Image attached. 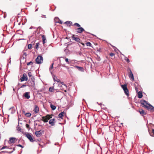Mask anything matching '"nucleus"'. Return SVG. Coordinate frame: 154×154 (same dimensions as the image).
Instances as JSON below:
<instances>
[{
  "instance_id": "f257e3e1",
  "label": "nucleus",
  "mask_w": 154,
  "mask_h": 154,
  "mask_svg": "<svg viewBox=\"0 0 154 154\" xmlns=\"http://www.w3.org/2000/svg\"><path fill=\"white\" fill-rule=\"evenodd\" d=\"M27 86L32 88H34L35 82L34 77H32L31 78L30 80H29L27 82Z\"/></svg>"
},
{
  "instance_id": "f03ea898",
  "label": "nucleus",
  "mask_w": 154,
  "mask_h": 154,
  "mask_svg": "<svg viewBox=\"0 0 154 154\" xmlns=\"http://www.w3.org/2000/svg\"><path fill=\"white\" fill-rule=\"evenodd\" d=\"M36 63L39 64L43 62V58L41 55H38L35 59Z\"/></svg>"
},
{
  "instance_id": "7ed1b4c3",
  "label": "nucleus",
  "mask_w": 154,
  "mask_h": 154,
  "mask_svg": "<svg viewBox=\"0 0 154 154\" xmlns=\"http://www.w3.org/2000/svg\"><path fill=\"white\" fill-rule=\"evenodd\" d=\"M23 134L25 135V136L27 137L30 142H33L35 141V140L33 139L31 134L27 132Z\"/></svg>"
},
{
  "instance_id": "20e7f679",
  "label": "nucleus",
  "mask_w": 154,
  "mask_h": 154,
  "mask_svg": "<svg viewBox=\"0 0 154 154\" xmlns=\"http://www.w3.org/2000/svg\"><path fill=\"white\" fill-rule=\"evenodd\" d=\"M52 118L51 116L48 115L45 116H43L42 117V120L45 122H48V120Z\"/></svg>"
},
{
  "instance_id": "39448f33",
  "label": "nucleus",
  "mask_w": 154,
  "mask_h": 154,
  "mask_svg": "<svg viewBox=\"0 0 154 154\" xmlns=\"http://www.w3.org/2000/svg\"><path fill=\"white\" fill-rule=\"evenodd\" d=\"M27 80L28 77L26 74V73H23V76L20 78L21 81L23 82L24 81H27Z\"/></svg>"
},
{
  "instance_id": "423d86ee",
  "label": "nucleus",
  "mask_w": 154,
  "mask_h": 154,
  "mask_svg": "<svg viewBox=\"0 0 154 154\" xmlns=\"http://www.w3.org/2000/svg\"><path fill=\"white\" fill-rule=\"evenodd\" d=\"M140 103L143 105V106L146 107L147 105H150L147 103V102L145 100H141L140 101Z\"/></svg>"
},
{
  "instance_id": "0eeeda50",
  "label": "nucleus",
  "mask_w": 154,
  "mask_h": 154,
  "mask_svg": "<svg viewBox=\"0 0 154 154\" xmlns=\"http://www.w3.org/2000/svg\"><path fill=\"white\" fill-rule=\"evenodd\" d=\"M76 32L79 33H81L85 31V30L84 28L82 27L77 28L76 29Z\"/></svg>"
},
{
  "instance_id": "6e6552de",
  "label": "nucleus",
  "mask_w": 154,
  "mask_h": 154,
  "mask_svg": "<svg viewBox=\"0 0 154 154\" xmlns=\"http://www.w3.org/2000/svg\"><path fill=\"white\" fill-rule=\"evenodd\" d=\"M42 131V130H40L35 131V134L36 136L38 137H40L42 134L41 132Z\"/></svg>"
},
{
  "instance_id": "1a4fd4ad",
  "label": "nucleus",
  "mask_w": 154,
  "mask_h": 154,
  "mask_svg": "<svg viewBox=\"0 0 154 154\" xmlns=\"http://www.w3.org/2000/svg\"><path fill=\"white\" fill-rule=\"evenodd\" d=\"M71 37L72 38V40H75L77 42L80 43V41L81 40L79 38L75 37L74 35H73Z\"/></svg>"
},
{
  "instance_id": "9d476101",
  "label": "nucleus",
  "mask_w": 154,
  "mask_h": 154,
  "mask_svg": "<svg viewBox=\"0 0 154 154\" xmlns=\"http://www.w3.org/2000/svg\"><path fill=\"white\" fill-rule=\"evenodd\" d=\"M128 70H129L130 71L129 74L128 75L129 77V78H131L132 80H134V77L131 69H128Z\"/></svg>"
},
{
  "instance_id": "9b49d317",
  "label": "nucleus",
  "mask_w": 154,
  "mask_h": 154,
  "mask_svg": "<svg viewBox=\"0 0 154 154\" xmlns=\"http://www.w3.org/2000/svg\"><path fill=\"white\" fill-rule=\"evenodd\" d=\"M26 57L25 56L22 55L20 57V61L23 63H24L26 62Z\"/></svg>"
},
{
  "instance_id": "f8f14e48",
  "label": "nucleus",
  "mask_w": 154,
  "mask_h": 154,
  "mask_svg": "<svg viewBox=\"0 0 154 154\" xmlns=\"http://www.w3.org/2000/svg\"><path fill=\"white\" fill-rule=\"evenodd\" d=\"M55 119L54 118L50 120L49 122V123L51 126H54L55 124Z\"/></svg>"
},
{
  "instance_id": "ddd939ff",
  "label": "nucleus",
  "mask_w": 154,
  "mask_h": 154,
  "mask_svg": "<svg viewBox=\"0 0 154 154\" xmlns=\"http://www.w3.org/2000/svg\"><path fill=\"white\" fill-rule=\"evenodd\" d=\"M52 75L53 79L55 82L56 81L58 82H60V80L59 79H57V77L54 75L52 74Z\"/></svg>"
},
{
  "instance_id": "4468645a",
  "label": "nucleus",
  "mask_w": 154,
  "mask_h": 154,
  "mask_svg": "<svg viewBox=\"0 0 154 154\" xmlns=\"http://www.w3.org/2000/svg\"><path fill=\"white\" fill-rule=\"evenodd\" d=\"M24 96L27 99H29L30 97V96L29 95V93L28 92L25 93L24 94Z\"/></svg>"
},
{
  "instance_id": "2eb2a0df",
  "label": "nucleus",
  "mask_w": 154,
  "mask_h": 154,
  "mask_svg": "<svg viewBox=\"0 0 154 154\" xmlns=\"http://www.w3.org/2000/svg\"><path fill=\"white\" fill-rule=\"evenodd\" d=\"M75 68H77L81 72L84 71V69L82 67H80L78 66H76L75 67Z\"/></svg>"
},
{
  "instance_id": "dca6fc26",
  "label": "nucleus",
  "mask_w": 154,
  "mask_h": 154,
  "mask_svg": "<svg viewBox=\"0 0 154 154\" xmlns=\"http://www.w3.org/2000/svg\"><path fill=\"white\" fill-rule=\"evenodd\" d=\"M16 139V138H15L13 137L10 138L9 139L10 143H14Z\"/></svg>"
},
{
  "instance_id": "f3484780",
  "label": "nucleus",
  "mask_w": 154,
  "mask_h": 154,
  "mask_svg": "<svg viewBox=\"0 0 154 154\" xmlns=\"http://www.w3.org/2000/svg\"><path fill=\"white\" fill-rule=\"evenodd\" d=\"M64 113V112H61L58 115V116L59 118L63 119V114Z\"/></svg>"
},
{
  "instance_id": "a211bd4d",
  "label": "nucleus",
  "mask_w": 154,
  "mask_h": 154,
  "mask_svg": "<svg viewBox=\"0 0 154 154\" xmlns=\"http://www.w3.org/2000/svg\"><path fill=\"white\" fill-rule=\"evenodd\" d=\"M39 109L38 107L36 106H35V108L34 109V111L36 113H38V112L39 111Z\"/></svg>"
},
{
  "instance_id": "6ab92c4d",
  "label": "nucleus",
  "mask_w": 154,
  "mask_h": 154,
  "mask_svg": "<svg viewBox=\"0 0 154 154\" xmlns=\"http://www.w3.org/2000/svg\"><path fill=\"white\" fill-rule=\"evenodd\" d=\"M138 97L139 98H141L142 97L143 94L142 92L141 91H139L138 93Z\"/></svg>"
},
{
  "instance_id": "aec40b11",
  "label": "nucleus",
  "mask_w": 154,
  "mask_h": 154,
  "mask_svg": "<svg viewBox=\"0 0 154 154\" xmlns=\"http://www.w3.org/2000/svg\"><path fill=\"white\" fill-rule=\"evenodd\" d=\"M124 91V92L125 94L127 95V96H129V92L128 91V88H126L124 90H123Z\"/></svg>"
},
{
  "instance_id": "412c9836",
  "label": "nucleus",
  "mask_w": 154,
  "mask_h": 154,
  "mask_svg": "<svg viewBox=\"0 0 154 154\" xmlns=\"http://www.w3.org/2000/svg\"><path fill=\"white\" fill-rule=\"evenodd\" d=\"M54 63H53L50 66V67L49 68V70L51 74L52 75V74H53L52 72L51 71V69H52L53 68V65H54Z\"/></svg>"
},
{
  "instance_id": "4be33fe9",
  "label": "nucleus",
  "mask_w": 154,
  "mask_h": 154,
  "mask_svg": "<svg viewBox=\"0 0 154 154\" xmlns=\"http://www.w3.org/2000/svg\"><path fill=\"white\" fill-rule=\"evenodd\" d=\"M139 112L141 114H142L143 116L144 115H146V113L144 110L143 109H141L139 111Z\"/></svg>"
},
{
  "instance_id": "5701e85b",
  "label": "nucleus",
  "mask_w": 154,
  "mask_h": 154,
  "mask_svg": "<svg viewBox=\"0 0 154 154\" xmlns=\"http://www.w3.org/2000/svg\"><path fill=\"white\" fill-rule=\"evenodd\" d=\"M42 41H43V44H44L45 43V41L46 39V37L45 35H43L42 36Z\"/></svg>"
},
{
  "instance_id": "b1692460",
  "label": "nucleus",
  "mask_w": 154,
  "mask_h": 154,
  "mask_svg": "<svg viewBox=\"0 0 154 154\" xmlns=\"http://www.w3.org/2000/svg\"><path fill=\"white\" fill-rule=\"evenodd\" d=\"M65 23L67 24L68 26H70L72 23V22L71 21H67L65 22Z\"/></svg>"
},
{
  "instance_id": "393cba45",
  "label": "nucleus",
  "mask_w": 154,
  "mask_h": 154,
  "mask_svg": "<svg viewBox=\"0 0 154 154\" xmlns=\"http://www.w3.org/2000/svg\"><path fill=\"white\" fill-rule=\"evenodd\" d=\"M122 55L125 57V60L127 62L129 63L130 62L129 60L124 55L122 54Z\"/></svg>"
},
{
  "instance_id": "a878e982",
  "label": "nucleus",
  "mask_w": 154,
  "mask_h": 154,
  "mask_svg": "<svg viewBox=\"0 0 154 154\" xmlns=\"http://www.w3.org/2000/svg\"><path fill=\"white\" fill-rule=\"evenodd\" d=\"M121 86L123 90H124L127 88V85L125 84L122 85H121Z\"/></svg>"
},
{
  "instance_id": "bb28decb",
  "label": "nucleus",
  "mask_w": 154,
  "mask_h": 154,
  "mask_svg": "<svg viewBox=\"0 0 154 154\" xmlns=\"http://www.w3.org/2000/svg\"><path fill=\"white\" fill-rule=\"evenodd\" d=\"M50 106L52 110H54L56 108V106L52 104H51Z\"/></svg>"
},
{
  "instance_id": "cd10ccee",
  "label": "nucleus",
  "mask_w": 154,
  "mask_h": 154,
  "mask_svg": "<svg viewBox=\"0 0 154 154\" xmlns=\"http://www.w3.org/2000/svg\"><path fill=\"white\" fill-rule=\"evenodd\" d=\"M54 21L56 23H59V19L57 17H55L54 19Z\"/></svg>"
},
{
  "instance_id": "c85d7f7f",
  "label": "nucleus",
  "mask_w": 154,
  "mask_h": 154,
  "mask_svg": "<svg viewBox=\"0 0 154 154\" xmlns=\"http://www.w3.org/2000/svg\"><path fill=\"white\" fill-rule=\"evenodd\" d=\"M54 89V88L53 87H50L49 88V91L50 92H52L53 91V90Z\"/></svg>"
},
{
  "instance_id": "c756f323",
  "label": "nucleus",
  "mask_w": 154,
  "mask_h": 154,
  "mask_svg": "<svg viewBox=\"0 0 154 154\" xmlns=\"http://www.w3.org/2000/svg\"><path fill=\"white\" fill-rule=\"evenodd\" d=\"M28 75L29 77H31V78L33 77L32 75V74L31 72H29L28 74Z\"/></svg>"
},
{
  "instance_id": "7c9ffc66",
  "label": "nucleus",
  "mask_w": 154,
  "mask_h": 154,
  "mask_svg": "<svg viewBox=\"0 0 154 154\" xmlns=\"http://www.w3.org/2000/svg\"><path fill=\"white\" fill-rule=\"evenodd\" d=\"M25 115L27 116V117H30L31 116V114L30 113H27L25 114Z\"/></svg>"
},
{
  "instance_id": "2f4dec72",
  "label": "nucleus",
  "mask_w": 154,
  "mask_h": 154,
  "mask_svg": "<svg viewBox=\"0 0 154 154\" xmlns=\"http://www.w3.org/2000/svg\"><path fill=\"white\" fill-rule=\"evenodd\" d=\"M86 44L87 46H90V47L91 46V44L90 42H87Z\"/></svg>"
},
{
  "instance_id": "473e14b6",
  "label": "nucleus",
  "mask_w": 154,
  "mask_h": 154,
  "mask_svg": "<svg viewBox=\"0 0 154 154\" xmlns=\"http://www.w3.org/2000/svg\"><path fill=\"white\" fill-rule=\"evenodd\" d=\"M74 26H77V27H79L80 26V25L79 24V23H75L74 25H73Z\"/></svg>"
},
{
  "instance_id": "72a5a7b5",
  "label": "nucleus",
  "mask_w": 154,
  "mask_h": 154,
  "mask_svg": "<svg viewBox=\"0 0 154 154\" xmlns=\"http://www.w3.org/2000/svg\"><path fill=\"white\" fill-rule=\"evenodd\" d=\"M65 61L68 64H69L70 62L69 61L68 59L66 58L65 59Z\"/></svg>"
},
{
  "instance_id": "f704fd0d",
  "label": "nucleus",
  "mask_w": 154,
  "mask_h": 154,
  "mask_svg": "<svg viewBox=\"0 0 154 154\" xmlns=\"http://www.w3.org/2000/svg\"><path fill=\"white\" fill-rule=\"evenodd\" d=\"M146 108L147 109H151L152 108V107H151V106L149 105L147 106Z\"/></svg>"
},
{
  "instance_id": "c9c22d12",
  "label": "nucleus",
  "mask_w": 154,
  "mask_h": 154,
  "mask_svg": "<svg viewBox=\"0 0 154 154\" xmlns=\"http://www.w3.org/2000/svg\"><path fill=\"white\" fill-rule=\"evenodd\" d=\"M39 45V44L38 42H37L36 43L35 47H36V48L37 49H38V46Z\"/></svg>"
},
{
  "instance_id": "e433bc0d",
  "label": "nucleus",
  "mask_w": 154,
  "mask_h": 154,
  "mask_svg": "<svg viewBox=\"0 0 154 154\" xmlns=\"http://www.w3.org/2000/svg\"><path fill=\"white\" fill-rule=\"evenodd\" d=\"M32 45L31 44H29L28 45V48L29 49H30L32 48Z\"/></svg>"
},
{
  "instance_id": "4c0bfd02",
  "label": "nucleus",
  "mask_w": 154,
  "mask_h": 154,
  "mask_svg": "<svg viewBox=\"0 0 154 154\" xmlns=\"http://www.w3.org/2000/svg\"><path fill=\"white\" fill-rule=\"evenodd\" d=\"M33 64V62L32 61H30L29 62H28L27 63V66H29L30 64Z\"/></svg>"
},
{
  "instance_id": "58836bf2",
  "label": "nucleus",
  "mask_w": 154,
  "mask_h": 154,
  "mask_svg": "<svg viewBox=\"0 0 154 154\" xmlns=\"http://www.w3.org/2000/svg\"><path fill=\"white\" fill-rule=\"evenodd\" d=\"M27 85H23L20 87V88H23L24 87H26Z\"/></svg>"
},
{
  "instance_id": "ea45409f",
  "label": "nucleus",
  "mask_w": 154,
  "mask_h": 154,
  "mask_svg": "<svg viewBox=\"0 0 154 154\" xmlns=\"http://www.w3.org/2000/svg\"><path fill=\"white\" fill-rule=\"evenodd\" d=\"M6 148H7V146H4L1 148V149L2 150Z\"/></svg>"
},
{
  "instance_id": "a19ab883",
  "label": "nucleus",
  "mask_w": 154,
  "mask_h": 154,
  "mask_svg": "<svg viewBox=\"0 0 154 154\" xmlns=\"http://www.w3.org/2000/svg\"><path fill=\"white\" fill-rule=\"evenodd\" d=\"M26 128H29V125L28 124H26Z\"/></svg>"
},
{
  "instance_id": "79ce46f5",
  "label": "nucleus",
  "mask_w": 154,
  "mask_h": 154,
  "mask_svg": "<svg viewBox=\"0 0 154 154\" xmlns=\"http://www.w3.org/2000/svg\"><path fill=\"white\" fill-rule=\"evenodd\" d=\"M110 56H111V57H112L114 55V54L113 53H111L110 54Z\"/></svg>"
},
{
  "instance_id": "37998d69",
  "label": "nucleus",
  "mask_w": 154,
  "mask_h": 154,
  "mask_svg": "<svg viewBox=\"0 0 154 154\" xmlns=\"http://www.w3.org/2000/svg\"><path fill=\"white\" fill-rule=\"evenodd\" d=\"M17 146L20 147H21L22 148H23V146L22 145H21L20 144L17 145Z\"/></svg>"
},
{
  "instance_id": "c03bdc74",
  "label": "nucleus",
  "mask_w": 154,
  "mask_h": 154,
  "mask_svg": "<svg viewBox=\"0 0 154 154\" xmlns=\"http://www.w3.org/2000/svg\"><path fill=\"white\" fill-rule=\"evenodd\" d=\"M149 105L150 106H151V107H152V108L151 109H152V110L153 109V111H154V107L153 106L151 105Z\"/></svg>"
},
{
  "instance_id": "a18cd8bd",
  "label": "nucleus",
  "mask_w": 154,
  "mask_h": 154,
  "mask_svg": "<svg viewBox=\"0 0 154 154\" xmlns=\"http://www.w3.org/2000/svg\"><path fill=\"white\" fill-rule=\"evenodd\" d=\"M60 82L62 85H64L65 86H66L65 85V84H64V83L63 82Z\"/></svg>"
},
{
  "instance_id": "49530a36",
  "label": "nucleus",
  "mask_w": 154,
  "mask_h": 154,
  "mask_svg": "<svg viewBox=\"0 0 154 154\" xmlns=\"http://www.w3.org/2000/svg\"><path fill=\"white\" fill-rule=\"evenodd\" d=\"M26 55L27 54L26 53L23 52V56H25V57H26Z\"/></svg>"
},
{
  "instance_id": "de8ad7c7",
  "label": "nucleus",
  "mask_w": 154,
  "mask_h": 154,
  "mask_svg": "<svg viewBox=\"0 0 154 154\" xmlns=\"http://www.w3.org/2000/svg\"><path fill=\"white\" fill-rule=\"evenodd\" d=\"M60 65L61 66H64L65 65V64H63L61 62H60Z\"/></svg>"
},
{
  "instance_id": "09e8293b",
  "label": "nucleus",
  "mask_w": 154,
  "mask_h": 154,
  "mask_svg": "<svg viewBox=\"0 0 154 154\" xmlns=\"http://www.w3.org/2000/svg\"><path fill=\"white\" fill-rule=\"evenodd\" d=\"M18 129H17V130L18 131H21V128L19 127H18Z\"/></svg>"
},
{
  "instance_id": "8fccbe9b",
  "label": "nucleus",
  "mask_w": 154,
  "mask_h": 154,
  "mask_svg": "<svg viewBox=\"0 0 154 154\" xmlns=\"http://www.w3.org/2000/svg\"><path fill=\"white\" fill-rule=\"evenodd\" d=\"M59 21H60V22H59V23H60V24H62V21H60V20Z\"/></svg>"
},
{
  "instance_id": "3c124183",
  "label": "nucleus",
  "mask_w": 154,
  "mask_h": 154,
  "mask_svg": "<svg viewBox=\"0 0 154 154\" xmlns=\"http://www.w3.org/2000/svg\"><path fill=\"white\" fill-rule=\"evenodd\" d=\"M33 28V27H32V26H31V27H30L29 29H32V28Z\"/></svg>"
},
{
  "instance_id": "603ef678",
  "label": "nucleus",
  "mask_w": 154,
  "mask_h": 154,
  "mask_svg": "<svg viewBox=\"0 0 154 154\" xmlns=\"http://www.w3.org/2000/svg\"><path fill=\"white\" fill-rule=\"evenodd\" d=\"M38 10V8L37 9H36L35 11H37Z\"/></svg>"
},
{
  "instance_id": "864d4df0",
  "label": "nucleus",
  "mask_w": 154,
  "mask_h": 154,
  "mask_svg": "<svg viewBox=\"0 0 154 154\" xmlns=\"http://www.w3.org/2000/svg\"><path fill=\"white\" fill-rule=\"evenodd\" d=\"M79 55H81V52H79Z\"/></svg>"
},
{
  "instance_id": "5fc2aeb1",
  "label": "nucleus",
  "mask_w": 154,
  "mask_h": 154,
  "mask_svg": "<svg viewBox=\"0 0 154 154\" xmlns=\"http://www.w3.org/2000/svg\"><path fill=\"white\" fill-rule=\"evenodd\" d=\"M36 30L34 32V33L35 32V33H36Z\"/></svg>"
},
{
  "instance_id": "6e6d98bb",
  "label": "nucleus",
  "mask_w": 154,
  "mask_h": 154,
  "mask_svg": "<svg viewBox=\"0 0 154 154\" xmlns=\"http://www.w3.org/2000/svg\"><path fill=\"white\" fill-rule=\"evenodd\" d=\"M43 16H44V17L45 18H46V16L43 15Z\"/></svg>"
},
{
  "instance_id": "4d7b16f0",
  "label": "nucleus",
  "mask_w": 154,
  "mask_h": 154,
  "mask_svg": "<svg viewBox=\"0 0 154 154\" xmlns=\"http://www.w3.org/2000/svg\"><path fill=\"white\" fill-rule=\"evenodd\" d=\"M6 17V16H4V18H5Z\"/></svg>"
},
{
  "instance_id": "13d9d810",
  "label": "nucleus",
  "mask_w": 154,
  "mask_h": 154,
  "mask_svg": "<svg viewBox=\"0 0 154 154\" xmlns=\"http://www.w3.org/2000/svg\"><path fill=\"white\" fill-rule=\"evenodd\" d=\"M60 58H63V59H64V58H63V57H60Z\"/></svg>"
},
{
  "instance_id": "bf43d9fd",
  "label": "nucleus",
  "mask_w": 154,
  "mask_h": 154,
  "mask_svg": "<svg viewBox=\"0 0 154 154\" xmlns=\"http://www.w3.org/2000/svg\"><path fill=\"white\" fill-rule=\"evenodd\" d=\"M59 85H60V86H62L61 85H60V84H59Z\"/></svg>"
},
{
  "instance_id": "052dcab7",
  "label": "nucleus",
  "mask_w": 154,
  "mask_h": 154,
  "mask_svg": "<svg viewBox=\"0 0 154 154\" xmlns=\"http://www.w3.org/2000/svg\"><path fill=\"white\" fill-rule=\"evenodd\" d=\"M23 113H25V111H23Z\"/></svg>"
},
{
  "instance_id": "680f3d73",
  "label": "nucleus",
  "mask_w": 154,
  "mask_h": 154,
  "mask_svg": "<svg viewBox=\"0 0 154 154\" xmlns=\"http://www.w3.org/2000/svg\"><path fill=\"white\" fill-rule=\"evenodd\" d=\"M13 90H14V91H15V89H14V88H13Z\"/></svg>"
},
{
  "instance_id": "e2e57ef3",
  "label": "nucleus",
  "mask_w": 154,
  "mask_h": 154,
  "mask_svg": "<svg viewBox=\"0 0 154 154\" xmlns=\"http://www.w3.org/2000/svg\"><path fill=\"white\" fill-rule=\"evenodd\" d=\"M15 150V148H14V149H13V150Z\"/></svg>"
},
{
  "instance_id": "0e129e2a",
  "label": "nucleus",
  "mask_w": 154,
  "mask_h": 154,
  "mask_svg": "<svg viewBox=\"0 0 154 154\" xmlns=\"http://www.w3.org/2000/svg\"><path fill=\"white\" fill-rule=\"evenodd\" d=\"M13 151H12L11 152V153H12V152H13Z\"/></svg>"
},
{
  "instance_id": "69168bd1",
  "label": "nucleus",
  "mask_w": 154,
  "mask_h": 154,
  "mask_svg": "<svg viewBox=\"0 0 154 154\" xmlns=\"http://www.w3.org/2000/svg\"><path fill=\"white\" fill-rule=\"evenodd\" d=\"M4 152H5V151H4Z\"/></svg>"
},
{
  "instance_id": "338daca9",
  "label": "nucleus",
  "mask_w": 154,
  "mask_h": 154,
  "mask_svg": "<svg viewBox=\"0 0 154 154\" xmlns=\"http://www.w3.org/2000/svg\"><path fill=\"white\" fill-rule=\"evenodd\" d=\"M37 125V124H35V125Z\"/></svg>"
},
{
  "instance_id": "774afa93",
  "label": "nucleus",
  "mask_w": 154,
  "mask_h": 154,
  "mask_svg": "<svg viewBox=\"0 0 154 154\" xmlns=\"http://www.w3.org/2000/svg\"><path fill=\"white\" fill-rule=\"evenodd\" d=\"M37 6V5H36V7Z\"/></svg>"
}]
</instances>
